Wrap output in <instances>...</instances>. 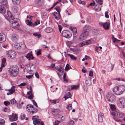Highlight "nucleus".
<instances>
[{
	"instance_id": "nucleus-1",
	"label": "nucleus",
	"mask_w": 125,
	"mask_h": 125,
	"mask_svg": "<svg viewBox=\"0 0 125 125\" xmlns=\"http://www.w3.org/2000/svg\"><path fill=\"white\" fill-rule=\"evenodd\" d=\"M91 30L90 27L88 25H85L83 28L82 33L80 36V40L83 41L88 36Z\"/></svg>"
},
{
	"instance_id": "nucleus-2",
	"label": "nucleus",
	"mask_w": 125,
	"mask_h": 125,
	"mask_svg": "<svg viewBox=\"0 0 125 125\" xmlns=\"http://www.w3.org/2000/svg\"><path fill=\"white\" fill-rule=\"evenodd\" d=\"M10 74L12 76L15 77L17 75L19 71V68L16 66L12 67L9 70Z\"/></svg>"
},
{
	"instance_id": "nucleus-3",
	"label": "nucleus",
	"mask_w": 125,
	"mask_h": 125,
	"mask_svg": "<svg viewBox=\"0 0 125 125\" xmlns=\"http://www.w3.org/2000/svg\"><path fill=\"white\" fill-rule=\"evenodd\" d=\"M58 12H54L52 14L53 16L55 17V18L57 20H60L61 18V16L60 14V12L61 9L59 7H56L54 8Z\"/></svg>"
},
{
	"instance_id": "nucleus-4",
	"label": "nucleus",
	"mask_w": 125,
	"mask_h": 125,
	"mask_svg": "<svg viewBox=\"0 0 125 125\" xmlns=\"http://www.w3.org/2000/svg\"><path fill=\"white\" fill-rule=\"evenodd\" d=\"M106 97L107 99L109 102H113L115 100L116 97L113 94H108L106 95Z\"/></svg>"
},
{
	"instance_id": "nucleus-5",
	"label": "nucleus",
	"mask_w": 125,
	"mask_h": 125,
	"mask_svg": "<svg viewBox=\"0 0 125 125\" xmlns=\"http://www.w3.org/2000/svg\"><path fill=\"white\" fill-rule=\"evenodd\" d=\"M62 34L63 36L66 38H70L72 36L71 32L68 30L63 31L62 32Z\"/></svg>"
},
{
	"instance_id": "nucleus-6",
	"label": "nucleus",
	"mask_w": 125,
	"mask_h": 125,
	"mask_svg": "<svg viewBox=\"0 0 125 125\" xmlns=\"http://www.w3.org/2000/svg\"><path fill=\"white\" fill-rule=\"evenodd\" d=\"M119 103L118 105L120 108H124L125 107V98L121 97L119 99Z\"/></svg>"
},
{
	"instance_id": "nucleus-7",
	"label": "nucleus",
	"mask_w": 125,
	"mask_h": 125,
	"mask_svg": "<svg viewBox=\"0 0 125 125\" xmlns=\"http://www.w3.org/2000/svg\"><path fill=\"white\" fill-rule=\"evenodd\" d=\"M7 55L11 58L13 59L16 57V53L14 51L10 50L7 52Z\"/></svg>"
},
{
	"instance_id": "nucleus-8",
	"label": "nucleus",
	"mask_w": 125,
	"mask_h": 125,
	"mask_svg": "<svg viewBox=\"0 0 125 125\" xmlns=\"http://www.w3.org/2000/svg\"><path fill=\"white\" fill-rule=\"evenodd\" d=\"M111 114L114 116L119 118H122L124 116V114L122 113H120L118 111H115L114 112H112L111 113Z\"/></svg>"
},
{
	"instance_id": "nucleus-9",
	"label": "nucleus",
	"mask_w": 125,
	"mask_h": 125,
	"mask_svg": "<svg viewBox=\"0 0 125 125\" xmlns=\"http://www.w3.org/2000/svg\"><path fill=\"white\" fill-rule=\"evenodd\" d=\"M99 24L100 26H102L105 30L108 29L109 27L110 23L108 22H106L104 23L100 22Z\"/></svg>"
},
{
	"instance_id": "nucleus-10",
	"label": "nucleus",
	"mask_w": 125,
	"mask_h": 125,
	"mask_svg": "<svg viewBox=\"0 0 125 125\" xmlns=\"http://www.w3.org/2000/svg\"><path fill=\"white\" fill-rule=\"evenodd\" d=\"M12 20H10L9 21L12 24L11 26L13 28L18 27H19V25L17 23L16 21H13L12 19V16L11 15L10 16Z\"/></svg>"
},
{
	"instance_id": "nucleus-11",
	"label": "nucleus",
	"mask_w": 125,
	"mask_h": 125,
	"mask_svg": "<svg viewBox=\"0 0 125 125\" xmlns=\"http://www.w3.org/2000/svg\"><path fill=\"white\" fill-rule=\"evenodd\" d=\"M10 120L11 121H16L17 119V116L16 114H13L12 115L9 116Z\"/></svg>"
},
{
	"instance_id": "nucleus-12",
	"label": "nucleus",
	"mask_w": 125,
	"mask_h": 125,
	"mask_svg": "<svg viewBox=\"0 0 125 125\" xmlns=\"http://www.w3.org/2000/svg\"><path fill=\"white\" fill-rule=\"evenodd\" d=\"M6 37L3 33H0V43H1L6 40Z\"/></svg>"
},
{
	"instance_id": "nucleus-13",
	"label": "nucleus",
	"mask_w": 125,
	"mask_h": 125,
	"mask_svg": "<svg viewBox=\"0 0 125 125\" xmlns=\"http://www.w3.org/2000/svg\"><path fill=\"white\" fill-rule=\"evenodd\" d=\"M114 93L117 95H119L122 94L120 91V90L118 89V88L116 86L115 87L113 90Z\"/></svg>"
},
{
	"instance_id": "nucleus-14",
	"label": "nucleus",
	"mask_w": 125,
	"mask_h": 125,
	"mask_svg": "<svg viewBox=\"0 0 125 125\" xmlns=\"http://www.w3.org/2000/svg\"><path fill=\"white\" fill-rule=\"evenodd\" d=\"M43 0H35V4L38 6H41L43 5Z\"/></svg>"
},
{
	"instance_id": "nucleus-15",
	"label": "nucleus",
	"mask_w": 125,
	"mask_h": 125,
	"mask_svg": "<svg viewBox=\"0 0 125 125\" xmlns=\"http://www.w3.org/2000/svg\"><path fill=\"white\" fill-rule=\"evenodd\" d=\"M19 36L17 35L13 34L12 36L11 39L14 42H17L19 39Z\"/></svg>"
},
{
	"instance_id": "nucleus-16",
	"label": "nucleus",
	"mask_w": 125,
	"mask_h": 125,
	"mask_svg": "<svg viewBox=\"0 0 125 125\" xmlns=\"http://www.w3.org/2000/svg\"><path fill=\"white\" fill-rule=\"evenodd\" d=\"M116 87H117L118 88V89L120 90V91L121 92V93H122L125 90V86L124 85H120L117 86Z\"/></svg>"
},
{
	"instance_id": "nucleus-17",
	"label": "nucleus",
	"mask_w": 125,
	"mask_h": 125,
	"mask_svg": "<svg viewBox=\"0 0 125 125\" xmlns=\"http://www.w3.org/2000/svg\"><path fill=\"white\" fill-rule=\"evenodd\" d=\"M98 120L100 122H102L103 121V117L104 116V114L101 113H100L98 115Z\"/></svg>"
},
{
	"instance_id": "nucleus-18",
	"label": "nucleus",
	"mask_w": 125,
	"mask_h": 125,
	"mask_svg": "<svg viewBox=\"0 0 125 125\" xmlns=\"http://www.w3.org/2000/svg\"><path fill=\"white\" fill-rule=\"evenodd\" d=\"M1 4L7 8H8V4L6 0H1L0 2Z\"/></svg>"
},
{
	"instance_id": "nucleus-19",
	"label": "nucleus",
	"mask_w": 125,
	"mask_h": 125,
	"mask_svg": "<svg viewBox=\"0 0 125 125\" xmlns=\"http://www.w3.org/2000/svg\"><path fill=\"white\" fill-rule=\"evenodd\" d=\"M33 106V105H32L28 104L27 105L26 107L27 111L30 113L31 109L32 108Z\"/></svg>"
},
{
	"instance_id": "nucleus-20",
	"label": "nucleus",
	"mask_w": 125,
	"mask_h": 125,
	"mask_svg": "<svg viewBox=\"0 0 125 125\" xmlns=\"http://www.w3.org/2000/svg\"><path fill=\"white\" fill-rule=\"evenodd\" d=\"M6 11L5 8L1 5H0V13L2 14H4Z\"/></svg>"
},
{
	"instance_id": "nucleus-21",
	"label": "nucleus",
	"mask_w": 125,
	"mask_h": 125,
	"mask_svg": "<svg viewBox=\"0 0 125 125\" xmlns=\"http://www.w3.org/2000/svg\"><path fill=\"white\" fill-rule=\"evenodd\" d=\"M15 86H12L11 88L8 90L9 92L10 93V94H11L15 91Z\"/></svg>"
},
{
	"instance_id": "nucleus-22",
	"label": "nucleus",
	"mask_w": 125,
	"mask_h": 125,
	"mask_svg": "<svg viewBox=\"0 0 125 125\" xmlns=\"http://www.w3.org/2000/svg\"><path fill=\"white\" fill-rule=\"evenodd\" d=\"M30 113L33 114L36 113L38 111L37 108H36L34 107L33 106L32 107V108L31 109Z\"/></svg>"
},
{
	"instance_id": "nucleus-23",
	"label": "nucleus",
	"mask_w": 125,
	"mask_h": 125,
	"mask_svg": "<svg viewBox=\"0 0 125 125\" xmlns=\"http://www.w3.org/2000/svg\"><path fill=\"white\" fill-rule=\"evenodd\" d=\"M52 29L50 27H47L45 30V31L47 33L51 32L52 31Z\"/></svg>"
},
{
	"instance_id": "nucleus-24",
	"label": "nucleus",
	"mask_w": 125,
	"mask_h": 125,
	"mask_svg": "<svg viewBox=\"0 0 125 125\" xmlns=\"http://www.w3.org/2000/svg\"><path fill=\"white\" fill-rule=\"evenodd\" d=\"M67 55L68 56H70L71 59L72 60H76L77 59L76 57H75L73 55H72L70 53L67 54Z\"/></svg>"
},
{
	"instance_id": "nucleus-25",
	"label": "nucleus",
	"mask_w": 125,
	"mask_h": 125,
	"mask_svg": "<svg viewBox=\"0 0 125 125\" xmlns=\"http://www.w3.org/2000/svg\"><path fill=\"white\" fill-rule=\"evenodd\" d=\"M32 56V54L31 53H28L25 57H26L29 60H30L31 57Z\"/></svg>"
},
{
	"instance_id": "nucleus-26",
	"label": "nucleus",
	"mask_w": 125,
	"mask_h": 125,
	"mask_svg": "<svg viewBox=\"0 0 125 125\" xmlns=\"http://www.w3.org/2000/svg\"><path fill=\"white\" fill-rule=\"evenodd\" d=\"M21 0H12L13 3L15 4H18L20 3Z\"/></svg>"
},
{
	"instance_id": "nucleus-27",
	"label": "nucleus",
	"mask_w": 125,
	"mask_h": 125,
	"mask_svg": "<svg viewBox=\"0 0 125 125\" xmlns=\"http://www.w3.org/2000/svg\"><path fill=\"white\" fill-rule=\"evenodd\" d=\"M59 99L57 100H50V102L53 104H56L58 103L59 102Z\"/></svg>"
},
{
	"instance_id": "nucleus-28",
	"label": "nucleus",
	"mask_w": 125,
	"mask_h": 125,
	"mask_svg": "<svg viewBox=\"0 0 125 125\" xmlns=\"http://www.w3.org/2000/svg\"><path fill=\"white\" fill-rule=\"evenodd\" d=\"M85 83L87 86H90L91 84V80L89 79L86 80L85 81Z\"/></svg>"
},
{
	"instance_id": "nucleus-29",
	"label": "nucleus",
	"mask_w": 125,
	"mask_h": 125,
	"mask_svg": "<svg viewBox=\"0 0 125 125\" xmlns=\"http://www.w3.org/2000/svg\"><path fill=\"white\" fill-rule=\"evenodd\" d=\"M95 9L97 11H100L101 10V7L99 6L98 5H96L94 7Z\"/></svg>"
},
{
	"instance_id": "nucleus-30",
	"label": "nucleus",
	"mask_w": 125,
	"mask_h": 125,
	"mask_svg": "<svg viewBox=\"0 0 125 125\" xmlns=\"http://www.w3.org/2000/svg\"><path fill=\"white\" fill-rule=\"evenodd\" d=\"M110 107L111 109L113 111V112H115V110L116 108H115V107L114 105H110Z\"/></svg>"
},
{
	"instance_id": "nucleus-31",
	"label": "nucleus",
	"mask_w": 125,
	"mask_h": 125,
	"mask_svg": "<svg viewBox=\"0 0 125 125\" xmlns=\"http://www.w3.org/2000/svg\"><path fill=\"white\" fill-rule=\"evenodd\" d=\"M66 96H67L66 98H65V100H66L67 98H70L71 97V95L70 94V92H68L66 94Z\"/></svg>"
},
{
	"instance_id": "nucleus-32",
	"label": "nucleus",
	"mask_w": 125,
	"mask_h": 125,
	"mask_svg": "<svg viewBox=\"0 0 125 125\" xmlns=\"http://www.w3.org/2000/svg\"><path fill=\"white\" fill-rule=\"evenodd\" d=\"M26 24L27 25H29L30 26H32L33 25L32 22L28 20H26Z\"/></svg>"
},
{
	"instance_id": "nucleus-33",
	"label": "nucleus",
	"mask_w": 125,
	"mask_h": 125,
	"mask_svg": "<svg viewBox=\"0 0 125 125\" xmlns=\"http://www.w3.org/2000/svg\"><path fill=\"white\" fill-rule=\"evenodd\" d=\"M5 121L3 119H0V125H3L5 124Z\"/></svg>"
},
{
	"instance_id": "nucleus-34",
	"label": "nucleus",
	"mask_w": 125,
	"mask_h": 125,
	"mask_svg": "<svg viewBox=\"0 0 125 125\" xmlns=\"http://www.w3.org/2000/svg\"><path fill=\"white\" fill-rule=\"evenodd\" d=\"M71 30L72 31L73 34L74 35H76L77 33V31L76 29L71 28Z\"/></svg>"
},
{
	"instance_id": "nucleus-35",
	"label": "nucleus",
	"mask_w": 125,
	"mask_h": 125,
	"mask_svg": "<svg viewBox=\"0 0 125 125\" xmlns=\"http://www.w3.org/2000/svg\"><path fill=\"white\" fill-rule=\"evenodd\" d=\"M71 89H76L77 87H79V86L78 85H73L71 86Z\"/></svg>"
},
{
	"instance_id": "nucleus-36",
	"label": "nucleus",
	"mask_w": 125,
	"mask_h": 125,
	"mask_svg": "<svg viewBox=\"0 0 125 125\" xmlns=\"http://www.w3.org/2000/svg\"><path fill=\"white\" fill-rule=\"evenodd\" d=\"M96 1L97 3L100 5H101L103 2V0H96Z\"/></svg>"
},
{
	"instance_id": "nucleus-37",
	"label": "nucleus",
	"mask_w": 125,
	"mask_h": 125,
	"mask_svg": "<svg viewBox=\"0 0 125 125\" xmlns=\"http://www.w3.org/2000/svg\"><path fill=\"white\" fill-rule=\"evenodd\" d=\"M66 108L68 109L69 110H71L72 109V104H70L68 105L67 106Z\"/></svg>"
},
{
	"instance_id": "nucleus-38",
	"label": "nucleus",
	"mask_w": 125,
	"mask_h": 125,
	"mask_svg": "<svg viewBox=\"0 0 125 125\" xmlns=\"http://www.w3.org/2000/svg\"><path fill=\"white\" fill-rule=\"evenodd\" d=\"M58 71L60 72H63L64 71V70L62 67L61 66H60V68L58 69Z\"/></svg>"
},
{
	"instance_id": "nucleus-39",
	"label": "nucleus",
	"mask_w": 125,
	"mask_h": 125,
	"mask_svg": "<svg viewBox=\"0 0 125 125\" xmlns=\"http://www.w3.org/2000/svg\"><path fill=\"white\" fill-rule=\"evenodd\" d=\"M114 68V66L112 65L111 66L109 67L108 68V70L109 72L111 71Z\"/></svg>"
},
{
	"instance_id": "nucleus-40",
	"label": "nucleus",
	"mask_w": 125,
	"mask_h": 125,
	"mask_svg": "<svg viewBox=\"0 0 125 125\" xmlns=\"http://www.w3.org/2000/svg\"><path fill=\"white\" fill-rule=\"evenodd\" d=\"M63 78L64 81L66 82H68V81L66 78V73H64L63 75Z\"/></svg>"
},
{
	"instance_id": "nucleus-41",
	"label": "nucleus",
	"mask_w": 125,
	"mask_h": 125,
	"mask_svg": "<svg viewBox=\"0 0 125 125\" xmlns=\"http://www.w3.org/2000/svg\"><path fill=\"white\" fill-rule=\"evenodd\" d=\"M4 104L5 105L7 106L10 104V103L9 101H5L4 102Z\"/></svg>"
},
{
	"instance_id": "nucleus-42",
	"label": "nucleus",
	"mask_w": 125,
	"mask_h": 125,
	"mask_svg": "<svg viewBox=\"0 0 125 125\" xmlns=\"http://www.w3.org/2000/svg\"><path fill=\"white\" fill-rule=\"evenodd\" d=\"M25 117V115L23 114H21V115L20 118L21 120H24Z\"/></svg>"
},
{
	"instance_id": "nucleus-43",
	"label": "nucleus",
	"mask_w": 125,
	"mask_h": 125,
	"mask_svg": "<svg viewBox=\"0 0 125 125\" xmlns=\"http://www.w3.org/2000/svg\"><path fill=\"white\" fill-rule=\"evenodd\" d=\"M69 69V65L68 64H67L64 70L65 71H67Z\"/></svg>"
},
{
	"instance_id": "nucleus-44",
	"label": "nucleus",
	"mask_w": 125,
	"mask_h": 125,
	"mask_svg": "<svg viewBox=\"0 0 125 125\" xmlns=\"http://www.w3.org/2000/svg\"><path fill=\"white\" fill-rule=\"evenodd\" d=\"M74 124V121L73 120L70 121L68 124V125H73Z\"/></svg>"
},
{
	"instance_id": "nucleus-45",
	"label": "nucleus",
	"mask_w": 125,
	"mask_h": 125,
	"mask_svg": "<svg viewBox=\"0 0 125 125\" xmlns=\"http://www.w3.org/2000/svg\"><path fill=\"white\" fill-rule=\"evenodd\" d=\"M10 101L11 104H13L16 103V101L14 99H13L10 100Z\"/></svg>"
},
{
	"instance_id": "nucleus-46",
	"label": "nucleus",
	"mask_w": 125,
	"mask_h": 125,
	"mask_svg": "<svg viewBox=\"0 0 125 125\" xmlns=\"http://www.w3.org/2000/svg\"><path fill=\"white\" fill-rule=\"evenodd\" d=\"M33 35L35 36H37L39 38H40L41 36V35H40L38 33H34L33 34Z\"/></svg>"
},
{
	"instance_id": "nucleus-47",
	"label": "nucleus",
	"mask_w": 125,
	"mask_h": 125,
	"mask_svg": "<svg viewBox=\"0 0 125 125\" xmlns=\"http://www.w3.org/2000/svg\"><path fill=\"white\" fill-rule=\"evenodd\" d=\"M42 49H40L38 50L36 52V54L37 56H39L41 54V51Z\"/></svg>"
},
{
	"instance_id": "nucleus-48",
	"label": "nucleus",
	"mask_w": 125,
	"mask_h": 125,
	"mask_svg": "<svg viewBox=\"0 0 125 125\" xmlns=\"http://www.w3.org/2000/svg\"><path fill=\"white\" fill-rule=\"evenodd\" d=\"M108 12L106 11L105 13V16L106 18H109V16L108 15Z\"/></svg>"
},
{
	"instance_id": "nucleus-49",
	"label": "nucleus",
	"mask_w": 125,
	"mask_h": 125,
	"mask_svg": "<svg viewBox=\"0 0 125 125\" xmlns=\"http://www.w3.org/2000/svg\"><path fill=\"white\" fill-rule=\"evenodd\" d=\"M40 23V21L37 20L33 24V25H37Z\"/></svg>"
},
{
	"instance_id": "nucleus-50",
	"label": "nucleus",
	"mask_w": 125,
	"mask_h": 125,
	"mask_svg": "<svg viewBox=\"0 0 125 125\" xmlns=\"http://www.w3.org/2000/svg\"><path fill=\"white\" fill-rule=\"evenodd\" d=\"M60 123V122L59 121L57 120H56L55 121L54 125H58Z\"/></svg>"
},
{
	"instance_id": "nucleus-51",
	"label": "nucleus",
	"mask_w": 125,
	"mask_h": 125,
	"mask_svg": "<svg viewBox=\"0 0 125 125\" xmlns=\"http://www.w3.org/2000/svg\"><path fill=\"white\" fill-rule=\"evenodd\" d=\"M89 75L90 76H93V72L90 70L89 71Z\"/></svg>"
},
{
	"instance_id": "nucleus-52",
	"label": "nucleus",
	"mask_w": 125,
	"mask_h": 125,
	"mask_svg": "<svg viewBox=\"0 0 125 125\" xmlns=\"http://www.w3.org/2000/svg\"><path fill=\"white\" fill-rule=\"evenodd\" d=\"M5 66V65H4V64H3V63H1V66L0 67V72H1L2 71V69Z\"/></svg>"
},
{
	"instance_id": "nucleus-53",
	"label": "nucleus",
	"mask_w": 125,
	"mask_h": 125,
	"mask_svg": "<svg viewBox=\"0 0 125 125\" xmlns=\"http://www.w3.org/2000/svg\"><path fill=\"white\" fill-rule=\"evenodd\" d=\"M29 96L28 97V98L30 99H32L33 98V96L32 94H31L30 95H29Z\"/></svg>"
},
{
	"instance_id": "nucleus-54",
	"label": "nucleus",
	"mask_w": 125,
	"mask_h": 125,
	"mask_svg": "<svg viewBox=\"0 0 125 125\" xmlns=\"http://www.w3.org/2000/svg\"><path fill=\"white\" fill-rule=\"evenodd\" d=\"M35 77L38 79L39 78V75L38 73L36 72L35 73Z\"/></svg>"
},
{
	"instance_id": "nucleus-55",
	"label": "nucleus",
	"mask_w": 125,
	"mask_h": 125,
	"mask_svg": "<svg viewBox=\"0 0 125 125\" xmlns=\"http://www.w3.org/2000/svg\"><path fill=\"white\" fill-rule=\"evenodd\" d=\"M6 62V60L5 58H3L2 61L1 63L5 64Z\"/></svg>"
},
{
	"instance_id": "nucleus-56",
	"label": "nucleus",
	"mask_w": 125,
	"mask_h": 125,
	"mask_svg": "<svg viewBox=\"0 0 125 125\" xmlns=\"http://www.w3.org/2000/svg\"><path fill=\"white\" fill-rule=\"evenodd\" d=\"M82 72L83 73H85L86 72V70L84 67H83V68L82 69Z\"/></svg>"
},
{
	"instance_id": "nucleus-57",
	"label": "nucleus",
	"mask_w": 125,
	"mask_h": 125,
	"mask_svg": "<svg viewBox=\"0 0 125 125\" xmlns=\"http://www.w3.org/2000/svg\"><path fill=\"white\" fill-rule=\"evenodd\" d=\"M95 2L94 1H93L92 2H91L89 4V6H94L95 5Z\"/></svg>"
},
{
	"instance_id": "nucleus-58",
	"label": "nucleus",
	"mask_w": 125,
	"mask_h": 125,
	"mask_svg": "<svg viewBox=\"0 0 125 125\" xmlns=\"http://www.w3.org/2000/svg\"><path fill=\"white\" fill-rule=\"evenodd\" d=\"M33 75H26V77L28 79H30L33 76Z\"/></svg>"
},
{
	"instance_id": "nucleus-59",
	"label": "nucleus",
	"mask_w": 125,
	"mask_h": 125,
	"mask_svg": "<svg viewBox=\"0 0 125 125\" xmlns=\"http://www.w3.org/2000/svg\"><path fill=\"white\" fill-rule=\"evenodd\" d=\"M62 1L61 0H59L58 1L56 2V3L54 4V6H55L58 3L61 2Z\"/></svg>"
},
{
	"instance_id": "nucleus-60",
	"label": "nucleus",
	"mask_w": 125,
	"mask_h": 125,
	"mask_svg": "<svg viewBox=\"0 0 125 125\" xmlns=\"http://www.w3.org/2000/svg\"><path fill=\"white\" fill-rule=\"evenodd\" d=\"M32 102L33 104L37 107L38 106L34 100H32Z\"/></svg>"
},
{
	"instance_id": "nucleus-61",
	"label": "nucleus",
	"mask_w": 125,
	"mask_h": 125,
	"mask_svg": "<svg viewBox=\"0 0 125 125\" xmlns=\"http://www.w3.org/2000/svg\"><path fill=\"white\" fill-rule=\"evenodd\" d=\"M27 85V84L25 83H21L19 85V86H24L26 85Z\"/></svg>"
},
{
	"instance_id": "nucleus-62",
	"label": "nucleus",
	"mask_w": 125,
	"mask_h": 125,
	"mask_svg": "<svg viewBox=\"0 0 125 125\" xmlns=\"http://www.w3.org/2000/svg\"><path fill=\"white\" fill-rule=\"evenodd\" d=\"M91 43V41L90 40H88V41H86L85 42L86 45L90 43Z\"/></svg>"
},
{
	"instance_id": "nucleus-63",
	"label": "nucleus",
	"mask_w": 125,
	"mask_h": 125,
	"mask_svg": "<svg viewBox=\"0 0 125 125\" xmlns=\"http://www.w3.org/2000/svg\"><path fill=\"white\" fill-rule=\"evenodd\" d=\"M58 27L59 28V31L60 32H61V30H62V27L60 25H58Z\"/></svg>"
},
{
	"instance_id": "nucleus-64",
	"label": "nucleus",
	"mask_w": 125,
	"mask_h": 125,
	"mask_svg": "<svg viewBox=\"0 0 125 125\" xmlns=\"http://www.w3.org/2000/svg\"><path fill=\"white\" fill-rule=\"evenodd\" d=\"M32 94V91H30L28 92L27 93V94L28 95H30V94Z\"/></svg>"
}]
</instances>
